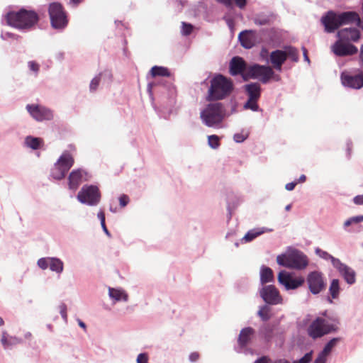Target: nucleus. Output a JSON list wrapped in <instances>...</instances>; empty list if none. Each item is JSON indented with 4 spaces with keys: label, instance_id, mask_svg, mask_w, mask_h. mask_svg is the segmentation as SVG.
Here are the masks:
<instances>
[{
    "label": "nucleus",
    "instance_id": "nucleus-49",
    "mask_svg": "<svg viewBox=\"0 0 363 363\" xmlns=\"http://www.w3.org/2000/svg\"><path fill=\"white\" fill-rule=\"evenodd\" d=\"M28 67L29 69L35 73L37 75L40 70V65L35 61H29L28 62Z\"/></svg>",
    "mask_w": 363,
    "mask_h": 363
},
{
    "label": "nucleus",
    "instance_id": "nucleus-19",
    "mask_svg": "<svg viewBox=\"0 0 363 363\" xmlns=\"http://www.w3.org/2000/svg\"><path fill=\"white\" fill-rule=\"evenodd\" d=\"M49 15L51 23H67L66 13L62 6L59 3L50 4Z\"/></svg>",
    "mask_w": 363,
    "mask_h": 363
},
{
    "label": "nucleus",
    "instance_id": "nucleus-14",
    "mask_svg": "<svg viewBox=\"0 0 363 363\" xmlns=\"http://www.w3.org/2000/svg\"><path fill=\"white\" fill-rule=\"evenodd\" d=\"M90 178V174L84 169H74L68 177L69 189L75 191L82 182L89 180Z\"/></svg>",
    "mask_w": 363,
    "mask_h": 363
},
{
    "label": "nucleus",
    "instance_id": "nucleus-37",
    "mask_svg": "<svg viewBox=\"0 0 363 363\" xmlns=\"http://www.w3.org/2000/svg\"><path fill=\"white\" fill-rule=\"evenodd\" d=\"M283 50L286 52V59L290 58L295 62L298 61V50L296 48L292 46H286Z\"/></svg>",
    "mask_w": 363,
    "mask_h": 363
},
{
    "label": "nucleus",
    "instance_id": "nucleus-46",
    "mask_svg": "<svg viewBox=\"0 0 363 363\" xmlns=\"http://www.w3.org/2000/svg\"><path fill=\"white\" fill-rule=\"evenodd\" d=\"M1 37L3 40H8L10 38L16 39L17 38L18 35L12 30H2Z\"/></svg>",
    "mask_w": 363,
    "mask_h": 363
},
{
    "label": "nucleus",
    "instance_id": "nucleus-5",
    "mask_svg": "<svg viewBox=\"0 0 363 363\" xmlns=\"http://www.w3.org/2000/svg\"><path fill=\"white\" fill-rule=\"evenodd\" d=\"M73 156L68 151H64L50 169V177L54 180H62L73 166Z\"/></svg>",
    "mask_w": 363,
    "mask_h": 363
},
{
    "label": "nucleus",
    "instance_id": "nucleus-43",
    "mask_svg": "<svg viewBox=\"0 0 363 363\" xmlns=\"http://www.w3.org/2000/svg\"><path fill=\"white\" fill-rule=\"evenodd\" d=\"M51 257L40 258L37 262V265L43 270H45L50 267Z\"/></svg>",
    "mask_w": 363,
    "mask_h": 363
},
{
    "label": "nucleus",
    "instance_id": "nucleus-31",
    "mask_svg": "<svg viewBox=\"0 0 363 363\" xmlns=\"http://www.w3.org/2000/svg\"><path fill=\"white\" fill-rule=\"evenodd\" d=\"M274 281L273 271L269 267L262 265L260 268V283L262 286H265L267 283Z\"/></svg>",
    "mask_w": 363,
    "mask_h": 363
},
{
    "label": "nucleus",
    "instance_id": "nucleus-41",
    "mask_svg": "<svg viewBox=\"0 0 363 363\" xmlns=\"http://www.w3.org/2000/svg\"><path fill=\"white\" fill-rule=\"evenodd\" d=\"M208 145L212 149H217L219 147L220 143V137L216 135H211L208 136Z\"/></svg>",
    "mask_w": 363,
    "mask_h": 363
},
{
    "label": "nucleus",
    "instance_id": "nucleus-40",
    "mask_svg": "<svg viewBox=\"0 0 363 363\" xmlns=\"http://www.w3.org/2000/svg\"><path fill=\"white\" fill-rule=\"evenodd\" d=\"M269 311V307L267 305H264L259 307V309L257 311V315L262 320L266 321L270 318Z\"/></svg>",
    "mask_w": 363,
    "mask_h": 363
},
{
    "label": "nucleus",
    "instance_id": "nucleus-28",
    "mask_svg": "<svg viewBox=\"0 0 363 363\" xmlns=\"http://www.w3.org/2000/svg\"><path fill=\"white\" fill-rule=\"evenodd\" d=\"M23 143L25 147L33 150H37L41 148L44 144V141L40 138L28 135L25 138Z\"/></svg>",
    "mask_w": 363,
    "mask_h": 363
},
{
    "label": "nucleus",
    "instance_id": "nucleus-60",
    "mask_svg": "<svg viewBox=\"0 0 363 363\" xmlns=\"http://www.w3.org/2000/svg\"><path fill=\"white\" fill-rule=\"evenodd\" d=\"M297 184L296 182H290L286 184L285 189L287 191H292L294 189L296 185Z\"/></svg>",
    "mask_w": 363,
    "mask_h": 363
},
{
    "label": "nucleus",
    "instance_id": "nucleus-18",
    "mask_svg": "<svg viewBox=\"0 0 363 363\" xmlns=\"http://www.w3.org/2000/svg\"><path fill=\"white\" fill-rule=\"evenodd\" d=\"M340 78L344 86L355 89L363 86V74L352 75L347 72H342Z\"/></svg>",
    "mask_w": 363,
    "mask_h": 363
},
{
    "label": "nucleus",
    "instance_id": "nucleus-52",
    "mask_svg": "<svg viewBox=\"0 0 363 363\" xmlns=\"http://www.w3.org/2000/svg\"><path fill=\"white\" fill-rule=\"evenodd\" d=\"M129 202V198L127 195L123 194L119 197V203L121 207H125Z\"/></svg>",
    "mask_w": 363,
    "mask_h": 363
},
{
    "label": "nucleus",
    "instance_id": "nucleus-21",
    "mask_svg": "<svg viewBox=\"0 0 363 363\" xmlns=\"http://www.w3.org/2000/svg\"><path fill=\"white\" fill-rule=\"evenodd\" d=\"M279 331V323H264L259 330V335L266 342L271 341Z\"/></svg>",
    "mask_w": 363,
    "mask_h": 363
},
{
    "label": "nucleus",
    "instance_id": "nucleus-38",
    "mask_svg": "<svg viewBox=\"0 0 363 363\" xmlns=\"http://www.w3.org/2000/svg\"><path fill=\"white\" fill-rule=\"evenodd\" d=\"M12 30H17L21 33H26L32 30L35 24H7Z\"/></svg>",
    "mask_w": 363,
    "mask_h": 363
},
{
    "label": "nucleus",
    "instance_id": "nucleus-25",
    "mask_svg": "<svg viewBox=\"0 0 363 363\" xmlns=\"http://www.w3.org/2000/svg\"><path fill=\"white\" fill-rule=\"evenodd\" d=\"M23 339L16 336L9 335L6 331L2 332L1 342L4 349H9L14 345L22 344Z\"/></svg>",
    "mask_w": 363,
    "mask_h": 363
},
{
    "label": "nucleus",
    "instance_id": "nucleus-33",
    "mask_svg": "<svg viewBox=\"0 0 363 363\" xmlns=\"http://www.w3.org/2000/svg\"><path fill=\"white\" fill-rule=\"evenodd\" d=\"M49 269L52 272L60 274L64 270V263L60 258L51 257Z\"/></svg>",
    "mask_w": 363,
    "mask_h": 363
},
{
    "label": "nucleus",
    "instance_id": "nucleus-48",
    "mask_svg": "<svg viewBox=\"0 0 363 363\" xmlns=\"http://www.w3.org/2000/svg\"><path fill=\"white\" fill-rule=\"evenodd\" d=\"M326 33H333L340 28L343 24H323Z\"/></svg>",
    "mask_w": 363,
    "mask_h": 363
},
{
    "label": "nucleus",
    "instance_id": "nucleus-16",
    "mask_svg": "<svg viewBox=\"0 0 363 363\" xmlns=\"http://www.w3.org/2000/svg\"><path fill=\"white\" fill-rule=\"evenodd\" d=\"M332 51L337 56L352 55L356 54L358 49L350 42L337 40L331 47Z\"/></svg>",
    "mask_w": 363,
    "mask_h": 363
},
{
    "label": "nucleus",
    "instance_id": "nucleus-56",
    "mask_svg": "<svg viewBox=\"0 0 363 363\" xmlns=\"http://www.w3.org/2000/svg\"><path fill=\"white\" fill-rule=\"evenodd\" d=\"M254 363H271V360L267 357L263 356L256 359Z\"/></svg>",
    "mask_w": 363,
    "mask_h": 363
},
{
    "label": "nucleus",
    "instance_id": "nucleus-58",
    "mask_svg": "<svg viewBox=\"0 0 363 363\" xmlns=\"http://www.w3.org/2000/svg\"><path fill=\"white\" fill-rule=\"evenodd\" d=\"M217 2L223 4L226 7H230L233 5V0H216Z\"/></svg>",
    "mask_w": 363,
    "mask_h": 363
},
{
    "label": "nucleus",
    "instance_id": "nucleus-26",
    "mask_svg": "<svg viewBox=\"0 0 363 363\" xmlns=\"http://www.w3.org/2000/svg\"><path fill=\"white\" fill-rule=\"evenodd\" d=\"M273 231V229L267 227L256 228L250 230L242 238V241L244 242H249L255 239L257 237L262 235L265 233H269Z\"/></svg>",
    "mask_w": 363,
    "mask_h": 363
},
{
    "label": "nucleus",
    "instance_id": "nucleus-59",
    "mask_svg": "<svg viewBox=\"0 0 363 363\" xmlns=\"http://www.w3.org/2000/svg\"><path fill=\"white\" fill-rule=\"evenodd\" d=\"M55 57L57 60L62 62L65 59V52L60 51L55 53Z\"/></svg>",
    "mask_w": 363,
    "mask_h": 363
},
{
    "label": "nucleus",
    "instance_id": "nucleus-11",
    "mask_svg": "<svg viewBox=\"0 0 363 363\" xmlns=\"http://www.w3.org/2000/svg\"><path fill=\"white\" fill-rule=\"evenodd\" d=\"M306 282L310 292L313 295L320 294L326 288L324 275L319 271L311 272L306 277Z\"/></svg>",
    "mask_w": 363,
    "mask_h": 363
},
{
    "label": "nucleus",
    "instance_id": "nucleus-36",
    "mask_svg": "<svg viewBox=\"0 0 363 363\" xmlns=\"http://www.w3.org/2000/svg\"><path fill=\"white\" fill-rule=\"evenodd\" d=\"M150 74L153 77H169L170 73L167 68L160 66H154L150 69Z\"/></svg>",
    "mask_w": 363,
    "mask_h": 363
},
{
    "label": "nucleus",
    "instance_id": "nucleus-15",
    "mask_svg": "<svg viewBox=\"0 0 363 363\" xmlns=\"http://www.w3.org/2000/svg\"><path fill=\"white\" fill-rule=\"evenodd\" d=\"M277 279L279 283L284 286L286 290L296 289L304 283L303 277H300L294 279L289 272L284 270L279 273Z\"/></svg>",
    "mask_w": 363,
    "mask_h": 363
},
{
    "label": "nucleus",
    "instance_id": "nucleus-6",
    "mask_svg": "<svg viewBox=\"0 0 363 363\" xmlns=\"http://www.w3.org/2000/svg\"><path fill=\"white\" fill-rule=\"evenodd\" d=\"M101 192L97 186L85 184L79 190L77 195V201L89 206H96L101 201Z\"/></svg>",
    "mask_w": 363,
    "mask_h": 363
},
{
    "label": "nucleus",
    "instance_id": "nucleus-24",
    "mask_svg": "<svg viewBox=\"0 0 363 363\" xmlns=\"http://www.w3.org/2000/svg\"><path fill=\"white\" fill-rule=\"evenodd\" d=\"M286 60V52L283 50H276L270 53L268 62L272 65L276 70L281 72L282 70V65Z\"/></svg>",
    "mask_w": 363,
    "mask_h": 363
},
{
    "label": "nucleus",
    "instance_id": "nucleus-10",
    "mask_svg": "<svg viewBox=\"0 0 363 363\" xmlns=\"http://www.w3.org/2000/svg\"><path fill=\"white\" fill-rule=\"evenodd\" d=\"M6 23H38V13L32 10L21 9L18 11H9L6 13Z\"/></svg>",
    "mask_w": 363,
    "mask_h": 363
},
{
    "label": "nucleus",
    "instance_id": "nucleus-63",
    "mask_svg": "<svg viewBox=\"0 0 363 363\" xmlns=\"http://www.w3.org/2000/svg\"><path fill=\"white\" fill-rule=\"evenodd\" d=\"M306 177L304 174H301L296 182H297V184L302 183V182H304L306 181Z\"/></svg>",
    "mask_w": 363,
    "mask_h": 363
},
{
    "label": "nucleus",
    "instance_id": "nucleus-35",
    "mask_svg": "<svg viewBox=\"0 0 363 363\" xmlns=\"http://www.w3.org/2000/svg\"><path fill=\"white\" fill-rule=\"evenodd\" d=\"M315 253L317 256H318L320 258H321L324 260H330L331 262V264L333 266V267L340 260V259L333 257V255L329 254L328 252L323 250L322 249H320L319 247H316L315 249Z\"/></svg>",
    "mask_w": 363,
    "mask_h": 363
},
{
    "label": "nucleus",
    "instance_id": "nucleus-9",
    "mask_svg": "<svg viewBox=\"0 0 363 363\" xmlns=\"http://www.w3.org/2000/svg\"><path fill=\"white\" fill-rule=\"evenodd\" d=\"M26 109L30 117L37 122L50 121L54 118V111L42 104H29L26 105Z\"/></svg>",
    "mask_w": 363,
    "mask_h": 363
},
{
    "label": "nucleus",
    "instance_id": "nucleus-30",
    "mask_svg": "<svg viewBox=\"0 0 363 363\" xmlns=\"http://www.w3.org/2000/svg\"><path fill=\"white\" fill-rule=\"evenodd\" d=\"M108 296L114 302L128 301V296L124 290L108 287Z\"/></svg>",
    "mask_w": 363,
    "mask_h": 363
},
{
    "label": "nucleus",
    "instance_id": "nucleus-55",
    "mask_svg": "<svg viewBox=\"0 0 363 363\" xmlns=\"http://www.w3.org/2000/svg\"><path fill=\"white\" fill-rule=\"evenodd\" d=\"M353 201L357 205H363V195H357L354 196Z\"/></svg>",
    "mask_w": 363,
    "mask_h": 363
},
{
    "label": "nucleus",
    "instance_id": "nucleus-3",
    "mask_svg": "<svg viewBox=\"0 0 363 363\" xmlns=\"http://www.w3.org/2000/svg\"><path fill=\"white\" fill-rule=\"evenodd\" d=\"M277 262L280 266L301 271L308 266L309 259L302 251L288 247L285 253L277 257Z\"/></svg>",
    "mask_w": 363,
    "mask_h": 363
},
{
    "label": "nucleus",
    "instance_id": "nucleus-45",
    "mask_svg": "<svg viewBox=\"0 0 363 363\" xmlns=\"http://www.w3.org/2000/svg\"><path fill=\"white\" fill-rule=\"evenodd\" d=\"M248 138V133H237L233 135V140L237 143L244 142Z\"/></svg>",
    "mask_w": 363,
    "mask_h": 363
},
{
    "label": "nucleus",
    "instance_id": "nucleus-8",
    "mask_svg": "<svg viewBox=\"0 0 363 363\" xmlns=\"http://www.w3.org/2000/svg\"><path fill=\"white\" fill-rule=\"evenodd\" d=\"M274 76V70L269 66L254 64L250 65L246 70V77L256 79L263 84H267Z\"/></svg>",
    "mask_w": 363,
    "mask_h": 363
},
{
    "label": "nucleus",
    "instance_id": "nucleus-22",
    "mask_svg": "<svg viewBox=\"0 0 363 363\" xmlns=\"http://www.w3.org/2000/svg\"><path fill=\"white\" fill-rule=\"evenodd\" d=\"M248 67L242 57H234L230 62V73L233 76L242 74L246 76V70Z\"/></svg>",
    "mask_w": 363,
    "mask_h": 363
},
{
    "label": "nucleus",
    "instance_id": "nucleus-20",
    "mask_svg": "<svg viewBox=\"0 0 363 363\" xmlns=\"http://www.w3.org/2000/svg\"><path fill=\"white\" fill-rule=\"evenodd\" d=\"M339 41L357 42L360 38V32L357 28L340 29L337 33Z\"/></svg>",
    "mask_w": 363,
    "mask_h": 363
},
{
    "label": "nucleus",
    "instance_id": "nucleus-17",
    "mask_svg": "<svg viewBox=\"0 0 363 363\" xmlns=\"http://www.w3.org/2000/svg\"><path fill=\"white\" fill-rule=\"evenodd\" d=\"M334 268L339 272L347 284L352 285L356 282L355 271L352 267L342 262L340 259L335 265Z\"/></svg>",
    "mask_w": 363,
    "mask_h": 363
},
{
    "label": "nucleus",
    "instance_id": "nucleus-61",
    "mask_svg": "<svg viewBox=\"0 0 363 363\" xmlns=\"http://www.w3.org/2000/svg\"><path fill=\"white\" fill-rule=\"evenodd\" d=\"M302 50H303L304 60L306 61L307 62L310 63V60H309V57L307 54V50L305 48V47H302Z\"/></svg>",
    "mask_w": 363,
    "mask_h": 363
},
{
    "label": "nucleus",
    "instance_id": "nucleus-34",
    "mask_svg": "<svg viewBox=\"0 0 363 363\" xmlns=\"http://www.w3.org/2000/svg\"><path fill=\"white\" fill-rule=\"evenodd\" d=\"M363 222V215L352 216L347 219L343 223V229L347 233H352L351 226Z\"/></svg>",
    "mask_w": 363,
    "mask_h": 363
},
{
    "label": "nucleus",
    "instance_id": "nucleus-1",
    "mask_svg": "<svg viewBox=\"0 0 363 363\" xmlns=\"http://www.w3.org/2000/svg\"><path fill=\"white\" fill-rule=\"evenodd\" d=\"M238 104L215 101L206 105L200 111V118L203 125L208 128L220 129L225 127L224 121L231 115L237 113Z\"/></svg>",
    "mask_w": 363,
    "mask_h": 363
},
{
    "label": "nucleus",
    "instance_id": "nucleus-12",
    "mask_svg": "<svg viewBox=\"0 0 363 363\" xmlns=\"http://www.w3.org/2000/svg\"><path fill=\"white\" fill-rule=\"evenodd\" d=\"M259 294L267 304L274 306L282 303V297L279 290L274 285L262 286L259 289Z\"/></svg>",
    "mask_w": 363,
    "mask_h": 363
},
{
    "label": "nucleus",
    "instance_id": "nucleus-7",
    "mask_svg": "<svg viewBox=\"0 0 363 363\" xmlns=\"http://www.w3.org/2000/svg\"><path fill=\"white\" fill-rule=\"evenodd\" d=\"M320 23H362L359 15L356 12L347 11L336 13L329 11L322 16Z\"/></svg>",
    "mask_w": 363,
    "mask_h": 363
},
{
    "label": "nucleus",
    "instance_id": "nucleus-27",
    "mask_svg": "<svg viewBox=\"0 0 363 363\" xmlns=\"http://www.w3.org/2000/svg\"><path fill=\"white\" fill-rule=\"evenodd\" d=\"M248 99L258 100L261 95V86L258 83H250L245 86Z\"/></svg>",
    "mask_w": 363,
    "mask_h": 363
},
{
    "label": "nucleus",
    "instance_id": "nucleus-47",
    "mask_svg": "<svg viewBox=\"0 0 363 363\" xmlns=\"http://www.w3.org/2000/svg\"><path fill=\"white\" fill-rule=\"evenodd\" d=\"M59 312L61 315L62 318L65 321V323H67V306L65 303H62L59 306Z\"/></svg>",
    "mask_w": 363,
    "mask_h": 363
},
{
    "label": "nucleus",
    "instance_id": "nucleus-4",
    "mask_svg": "<svg viewBox=\"0 0 363 363\" xmlns=\"http://www.w3.org/2000/svg\"><path fill=\"white\" fill-rule=\"evenodd\" d=\"M210 83L206 96L208 101L222 100L229 96L233 89L231 80L220 74L215 75Z\"/></svg>",
    "mask_w": 363,
    "mask_h": 363
},
{
    "label": "nucleus",
    "instance_id": "nucleus-57",
    "mask_svg": "<svg viewBox=\"0 0 363 363\" xmlns=\"http://www.w3.org/2000/svg\"><path fill=\"white\" fill-rule=\"evenodd\" d=\"M97 217L101 222V225L105 223V214L102 210H100L97 213Z\"/></svg>",
    "mask_w": 363,
    "mask_h": 363
},
{
    "label": "nucleus",
    "instance_id": "nucleus-2",
    "mask_svg": "<svg viewBox=\"0 0 363 363\" xmlns=\"http://www.w3.org/2000/svg\"><path fill=\"white\" fill-rule=\"evenodd\" d=\"M338 324L337 317L333 313L325 311L308 326V334L313 339H316L336 331Z\"/></svg>",
    "mask_w": 363,
    "mask_h": 363
},
{
    "label": "nucleus",
    "instance_id": "nucleus-62",
    "mask_svg": "<svg viewBox=\"0 0 363 363\" xmlns=\"http://www.w3.org/2000/svg\"><path fill=\"white\" fill-rule=\"evenodd\" d=\"M352 146V142L351 141H347V154L349 155L351 153Z\"/></svg>",
    "mask_w": 363,
    "mask_h": 363
},
{
    "label": "nucleus",
    "instance_id": "nucleus-51",
    "mask_svg": "<svg viewBox=\"0 0 363 363\" xmlns=\"http://www.w3.org/2000/svg\"><path fill=\"white\" fill-rule=\"evenodd\" d=\"M148 356L146 353H140L138 355L137 363H147Z\"/></svg>",
    "mask_w": 363,
    "mask_h": 363
},
{
    "label": "nucleus",
    "instance_id": "nucleus-39",
    "mask_svg": "<svg viewBox=\"0 0 363 363\" xmlns=\"http://www.w3.org/2000/svg\"><path fill=\"white\" fill-rule=\"evenodd\" d=\"M258 100L248 99L247 101L244 104L243 108L244 109H250L252 111H262V109L259 108L257 104Z\"/></svg>",
    "mask_w": 363,
    "mask_h": 363
},
{
    "label": "nucleus",
    "instance_id": "nucleus-50",
    "mask_svg": "<svg viewBox=\"0 0 363 363\" xmlns=\"http://www.w3.org/2000/svg\"><path fill=\"white\" fill-rule=\"evenodd\" d=\"M328 355L322 351L318 354L317 358L315 359L314 363H325L327 361Z\"/></svg>",
    "mask_w": 363,
    "mask_h": 363
},
{
    "label": "nucleus",
    "instance_id": "nucleus-44",
    "mask_svg": "<svg viewBox=\"0 0 363 363\" xmlns=\"http://www.w3.org/2000/svg\"><path fill=\"white\" fill-rule=\"evenodd\" d=\"M193 24H182L181 33L184 36L189 35L194 30Z\"/></svg>",
    "mask_w": 363,
    "mask_h": 363
},
{
    "label": "nucleus",
    "instance_id": "nucleus-64",
    "mask_svg": "<svg viewBox=\"0 0 363 363\" xmlns=\"http://www.w3.org/2000/svg\"><path fill=\"white\" fill-rule=\"evenodd\" d=\"M359 58H360L361 62H363V45L361 46V48H360Z\"/></svg>",
    "mask_w": 363,
    "mask_h": 363
},
{
    "label": "nucleus",
    "instance_id": "nucleus-53",
    "mask_svg": "<svg viewBox=\"0 0 363 363\" xmlns=\"http://www.w3.org/2000/svg\"><path fill=\"white\" fill-rule=\"evenodd\" d=\"M51 28L57 30L58 32H61L65 30L67 24H50Z\"/></svg>",
    "mask_w": 363,
    "mask_h": 363
},
{
    "label": "nucleus",
    "instance_id": "nucleus-29",
    "mask_svg": "<svg viewBox=\"0 0 363 363\" xmlns=\"http://www.w3.org/2000/svg\"><path fill=\"white\" fill-rule=\"evenodd\" d=\"M328 291L330 296L327 298V300L330 303H332L333 299L338 298L340 293V281L337 279H333L330 281Z\"/></svg>",
    "mask_w": 363,
    "mask_h": 363
},
{
    "label": "nucleus",
    "instance_id": "nucleus-32",
    "mask_svg": "<svg viewBox=\"0 0 363 363\" xmlns=\"http://www.w3.org/2000/svg\"><path fill=\"white\" fill-rule=\"evenodd\" d=\"M239 40L242 46L245 48H251L253 46L252 40V34L249 30H244L240 32L238 36Z\"/></svg>",
    "mask_w": 363,
    "mask_h": 363
},
{
    "label": "nucleus",
    "instance_id": "nucleus-13",
    "mask_svg": "<svg viewBox=\"0 0 363 363\" xmlns=\"http://www.w3.org/2000/svg\"><path fill=\"white\" fill-rule=\"evenodd\" d=\"M255 333V330L251 327L242 328L239 334L235 351L238 353L251 354L252 350L248 347V345L251 342Z\"/></svg>",
    "mask_w": 363,
    "mask_h": 363
},
{
    "label": "nucleus",
    "instance_id": "nucleus-23",
    "mask_svg": "<svg viewBox=\"0 0 363 363\" xmlns=\"http://www.w3.org/2000/svg\"><path fill=\"white\" fill-rule=\"evenodd\" d=\"M112 74L110 71L104 70L96 74L90 82L89 90L90 93H95L101 82L111 81Z\"/></svg>",
    "mask_w": 363,
    "mask_h": 363
},
{
    "label": "nucleus",
    "instance_id": "nucleus-42",
    "mask_svg": "<svg viewBox=\"0 0 363 363\" xmlns=\"http://www.w3.org/2000/svg\"><path fill=\"white\" fill-rule=\"evenodd\" d=\"M337 341H338V338H333V339H331L325 345V347H324L323 350H322V352L328 356L330 354V353L331 352L333 348L335 347V345L337 342Z\"/></svg>",
    "mask_w": 363,
    "mask_h": 363
},
{
    "label": "nucleus",
    "instance_id": "nucleus-54",
    "mask_svg": "<svg viewBox=\"0 0 363 363\" xmlns=\"http://www.w3.org/2000/svg\"><path fill=\"white\" fill-rule=\"evenodd\" d=\"M199 359V354L196 352H191L189 356V359L191 362H195Z\"/></svg>",
    "mask_w": 363,
    "mask_h": 363
}]
</instances>
